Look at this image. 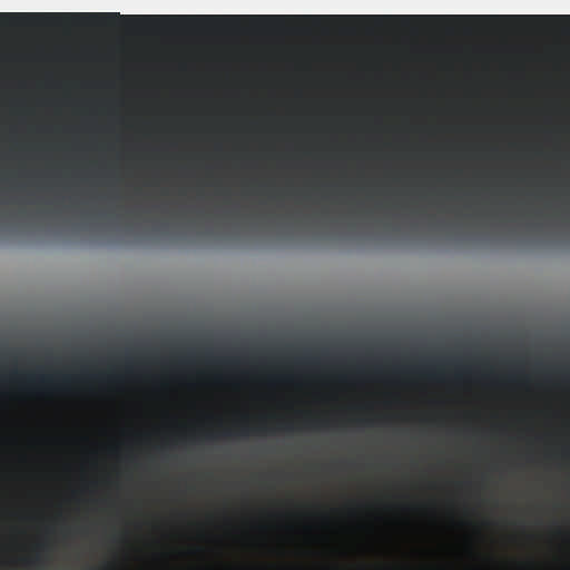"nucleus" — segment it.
<instances>
[{"mask_svg": "<svg viewBox=\"0 0 570 570\" xmlns=\"http://www.w3.org/2000/svg\"><path fill=\"white\" fill-rule=\"evenodd\" d=\"M79 13H0V18H67Z\"/></svg>", "mask_w": 570, "mask_h": 570, "instance_id": "2", "label": "nucleus"}, {"mask_svg": "<svg viewBox=\"0 0 570 570\" xmlns=\"http://www.w3.org/2000/svg\"><path fill=\"white\" fill-rule=\"evenodd\" d=\"M320 423H321V424H325L326 422H325V421H321Z\"/></svg>", "mask_w": 570, "mask_h": 570, "instance_id": "8", "label": "nucleus"}, {"mask_svg": "<svg viewBox=\"0 0 570 570\" xmlns=\"http://www.w3.org/2000/svg\"><path fill=\"white\" fill-rule=\"evenodd\" d=\"M266 428L264 424H259L256 428H250L247 422H242L236 429H226L222 432L223 436L230 438L235 435L248 436L253 433H265Z\"/></svg>", "mask_w": 570, "mask_h": 570, "instance_id": "1", "label": "nucleus"}, {"mask_svg": "<svg viewBox=\"0 0 570 570\" xmlns=\"http://www.w3.org/2000/svg\"><path fill=\"white\" fill-rule=\"evenodd\" d=\"M90 16L97 17V18H109V17L120 18L121 17L119 13H90Z\"/></svg>", "mask_w": 570, "mask_h": 570, "instance_id": "5", "label": "nucleus"}, {"mask_svg": "<svg viewBox=\"0 0 570 570\" xmlns=\"http://www.w3.org/2000/svg\"><path fill=\"white\" fill-rule=\"evenodd\" d=\"M28 381L30 382H39L43 384L51 383L53 379L51 376H45V375H29Z\"/></svg>", "mask_w": 570, "mask_h": 570, "instance_id": "3", "label": "nucleus"}, {"mask_svg": "<svg viewBox=\"0 0 570 570\" xmlns=\"http://www.w3.org/2000/svg\"><path fill=\"white\" fill-rule=\"evenodd\" d=\"M28 563L39 567L42 563V558L40 554H36L31 560L28 561Z\"/></svg>", "mask_w": 570, "mask_h": 570, "instance_id": "4", "label": "nucleus"}, {"mask_svg": "<svg viewBox=\"0 0 570 570\" xmlns=\"http://www.w3.org/2000/svg\"><path fill=\"white\" fill-rule=\"evenodd\" d=\"M279 429L291 431V430H293V425L292 424H283V425H279Z\"/></svg>", "mask_w": 570, "mask_h": 570, "instance_id": "6", "label": "nucleus"}, {"mask_svg": "<svg viewBox=\"0 0 570 570\" xmlns=\"http://www.w3.org/2000/svg\"><path fill=\"white\" fill-rule=\"evenodd\" d=\"M61 381H63V382H68V381H69V377H67V376H62V377H61Z\"/></svg>", "mask_w": 570, "mask_h": 570, "instance_id": "7", "label": "nucleus"}]
</instances>
